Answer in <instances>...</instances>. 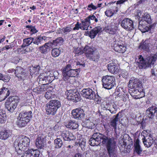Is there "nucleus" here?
<instances>
[{
  "mask_svg": "<svg viewBox=\"0 0 157 157\" xmlns=\"http://www.w3.org/2000/svg\"><path fill=\"white\" fill-rule=\"evenodd\" d=\"M76 65L72 67L70 64L67 65L62 70L63 79L65 81H67L70 77L77 76L80 71V69L85 67V64H81L79 62H75Z\"/></svg>",
  "mask_w": 157,
  "mask_h": 157,
  "instance_id": "f257e3e1",
  "label": "nucleus"
},
{
  "mask_svg": "<svg viewBox=\"0 0 157 157\" xmlns=\"http://www.w3.org/2000/svg\"><path fill=\"white\" fill-rule=\"evenodd\" d=\"M30 140L29 138L24 136H19L14 142V146L16 151L18 154H22L29 146Z\"/></svg>",
  "mask_w": 157,
  "mask_h": 157,
  "instance_id": "f03ea898",
  "label": "nucleus"
},
{
  "mask_svg": "<svg viewBox=\"0 0 157 157\" xmlns=\"http://www.w3.org/2000/svg\"><path fill=\"white\" fill-rule=\"evenodd\" d=\"M157 60L156 54L148 56L144 59L142 55H139L137 62L138 63V66L140 69H145L151 66V65H153Z\"/></svg>",
  "mask_w": 157,
  "mask_h": 157,
  "instance_id": "7ed1b4c3",
  "label": "nucleus"
},
{
  "mask_svg": "<svg viewBox=\"0 0 157 157\" xmlns=\"http://www.w3.org/2000/svg\"><path fill=\"white\" fill-rule=\"evenodd\" d=\"M110 138H109L102 134L96 132L92 135L89 141V144L92 146H98L101 143L102 145H106Z\"/></svg>",
  "mask_w": 157,
  "mask_h": 157,
  "instance_id": "20e7f679",
  "label": "nucleus"
},
{
  "mask_svg": "<svg viewBox=\"0 0 157 157\" xmlns=\"http://www.w3.org/2000/svg\"><path fill=\"white\" fill-rule=\"evenodd\" d=\"M32 117V112L31 111L20 113L17 117L16 122L17 125L20 127L25 126L29 122Z\"/></svg>",
  "mask_w": 157,
  "mask_h": 157,
  "instance_id": "39448f33",
  "label": "nucleus"
},
{
  "mask_svg": "<svg viewBox=\"0 0 157 157\" xmlns=\"http://www.w3.org/2000/svg\"><path fill=\"white\" fill-rule=\"evenodd\" d=\"M113 49L117 52L123 53L125 51L126 47L124 46L123 42L120 39L118 36H116L113 37Z\"/></svg>",
  "mask_w": 157,
  "mask_h": 157,
  "instance_id": "423d86ee",
  "label": "nucleus"
},
{
  "mask_svg": "<svg viewBox=\"0 0 157 157\" xmlns=\"http://www.w3.org/2000/svg\"><path fill=\"white\" fill-rule=\"evenodd\" d=\"M131 84L130 81L128 84L129 86H130ZM132 85V91L134 94H136L138 95L141 94L143 95L144 93L143 92V88L142 86V82L139 80L136 79H135L133 83L131 84Z\"/></svg>",
  "mask_w": 157,
  "mask_h": 157,
  "instance_id": "0eeeda50",
  "label": "nucleus"
},
{
  "mask_svg": "<svg viewBox=\"0 0 157 157\" xmlns=\"http://www.w3.org/2000/svg\"><path fill=\"white\" fill-rule=\"evenodd\" d=\"M115 78L111 76H103L101 80L103 86L106 89H111L115 84Z\"/></svg>",
  "mask_w": 157,
  "mask_h": 157,
  "instance_id": "6e6552de",
  "label": "nucleus"
},
{
  "mask_svg": "<svg viewBox=\"0 0 157 157\" xmlns=\"http://www.w3.org/2000/svg\"><path fill=\"white\" fill-rule=\"evenodd\" d=\"M107 144H106L107 149L109 155V157H117L118 153L117 151L115 150L114 146L115 144L114 138H111L109 140Z\"/></svg>",
  "mask_w": 157,
  "mask_h": 157,
  "instance_id": "1a4fd4ad",
  "label": "nucleus"
},
{
  "mask_svg": "<svg viewBox=\"0 0 157 157\" xmlns=\"http://www.w3.org/2000/svg\"><path fill=\"white\" fill-rule=\"evenodd\" d=\"M39 82L43 85H46L52 82L54 80L52 75L50 76V72L47 73H41L38 76Z\"/></svg>",
  "mask_w": 157,
  "mask_h": 157,
  "instance_id": "9d476101",
  "label": "nucleus"
},
{
  "mask_svg": "<svg viewBox=\"0 0 157 157\" xmlns=\"http://www.w3.org/2000/svg\"><path fill=\"white\" fill-rule=\"evenodd\" d=\"M67 98L74 102H77L80 100V96L76 90H70L67 93Z\"/></svg>",
  "mask_w": 157,
  "mask_h": 157,
  "instance_id": "9b49d317",
  "label": "nucleus"
},
{
  "mask_svg": "<svg viewBox=\"0 0 157 157\" xmlns=\"http://www.w3.org/2000/svg\"><path fill=\"white\" fill-rule=\"evenodd\" d=\"M145 21H139L138 29L142 33H145L146 32L149 31L150 33L155 28L156 23H154L152 25H150L149 27L145 25Z\"/></svg>",
  "mask_w": 157,
  "mask_h": 157,
  "instance_id": "f8f14e48",
  "label": "nucleus"
},
{
  "mask_svg": "<svg viewBox=\"0 0 157 157\" xmlns=\"http://www.w3.org/2000/svg\"><path fill=\"white\" fill-rule=\"evenodd\" d=\"M17 105L14 99L11 98H8L5 102V107L8 111L13 112Z\"/></svg>",
  "mask_w": 157,
  "mask_h": 157,
  "instance_id": "ddd939ff",
  "label": "nucleus"
},
{
  "mask_svg": "<svg viewBox=\"0 0 157 157\" xmlns=\"http://www.w3.org/2000/svg\"><path fill=\"white\" fill-rule=\"evenodd\" d=\"M121 25L123 28L127 30H131L134 29L132 21L128 18H124L121 21Z\"/></svg>",
  "mask_w": 157,
  "mask_h": 157,
  "instance_id": "4468645a",
  "label": "nucleus"
},
{
  "mask_svg": "<svg viewBox=\"0 0 157 157\" xmlns=\"http://www.w3.org/2000/svg\"><path fill=\"white\" fill-rule=\"evenodd\" d=\"M81 94L84 98L89 100H93L95 92L90 88L84 89L81 91Z\"/></svg>",
  "mask_w": 157,
  "mask_h": 157,
  "instance_id": "2eb2a0df",
  "label": "nucleus"
},
{
  "mask_svg": "<svg viewBox=\"0 0 157 157\" xmlns=\"http://www.w3.org/2000/svg\"><path fill=\"white\" fill-rule=\"evenodd\" d=\"M142 140L144 145L147 147H150L154 143V140L153 139L152 135L150 133L143 135Z\"/></svg>",
  "mask_w": 157,
  "mask_h": 157,
  "instance_id": "dca6fc26",
  "label": "nucleus"
},
{
  "mask_svg": "<svg viewBox=\"0 0 157 157\" xmlns=\"http://www.w3.org/2000/svg\"><path fill=\"white\" fill-rule=\"evenodd\" d=\"M15 74L19 80H24L27 75L25 70L20 67H17L15 70Z\"/></svg>",
  "mask_w": 157,
  "mask_h": 157,
  "instance_id": "f3484780",
  "label": "nucleus"
},
{
  "mask_svg": "<svg viewBox=\"0 0 157 157\" xmlns=\"http://www.w3.org/2000/svg\"><path fill=\"white\" fill-rule=\"evenodd\" d=\"M46 144L45 136L43 134H40L36 140V145L38 149L43 148Z\"/></svg>",
  "mask_w": 157,
  "mask_h": 157,
  "instance_id": "a211bd4d",
  "label": "nucleus"
},
{
  "mask_svg": "<svg viewBox=\"0 0 157 157\" xmlns=\"http://www.w3.org/2000/svg\"><path fill=\"white\" fill-rule=\"evenodd\" d=\"M71 113L72 117L78 120L83 118L85 115L83 110L81 109H76L73 110Z\"/></svg>",
  "mask_w": 157,
  "mask_h": 157,
  "instance_id": "6ab92c4d",
  "label": "nucleus"
},
{
  "mask_svg": "<svg viewBox=\"0 0 157 157\" xmlns=\"http://www.w3.org/2000/svg\"><path fill=\"white\" fill-rule=\"evenodd\" d=\"M151 42V39L150 38L147 39L144 41L143 40L140 44L139 48L149 52L151 50L150 47Z\"/></svg>",
  "mask_w": 157,
  "mask_h": 157,
  "instance_id": "aec40b11",
  "label": "nucleus"
},
{
  "mask_svg": "<svg viewBox=\"0 0 157 157\" xmlns=\"http://www.w3.org/2000/svg\"><path fill=\"white\" fill-rule=\"evenodd\" d=\"M60 136L63 138L64 140L66 141L73 140L75 138L72 133L67 130H65L61 132Z\"/></svg>",
  "mask_w": 157,
  "mask_h": 157,
  "instance_id": "412c9836",
  "label": "nucleus"
},
{
  "mask_svg": "<svg viewBox=\"0 0 157 157\" xmlns=\"http://www.w3.org/2000/svg\"><path fill=\"white\" fill-rule=\"evenodd\" d=\"M40 154L39 150H33V149H31L26 151L24 156L21 157H38Z\"/></svg>",
  "mask_w": 157,
  "mask_h": 157,
  "instance_id": "4be33fe9",
  "label": "nucleus"
},
{
  "mask_svg": "<svg viewBox=\"0 0 157 157\" xmlns=\"http://www.w3.org/2000/svg\"><path fill=\"white\" fill-rule=\"evenodd\" d=\"M157 107L155 105L151 106L148 108L146 111V115L150 119H153L155 113H156Z\"/></svg>",
  "mask_w": 157,
  "mask_h": 157,
  "instance_id": "5701e85b",
  "label": "nucleus"
},
{
  "mask_svg": "<svg viewBox=\"0 0 157 157\" xmlns=\"http://www.w3.org/2000/svg\"><path fill=\"white\" fill-rule=\"evenodd\" d=\"M58 109L48 102L46 105V110L48 114L54 115Z\"/></svg>",
  "mask_w": 157,
  "mask_h": 157,
  "instance_id": "b1692460",
  "label": "nucleus"
},
{
  "mask_svg": "<svg viewBox=\"0 0 157 157\" xmlns=\"http://www.w3.org/2000/svg\"><path fill=\"white\" fill-rule=\"evenodd\" d=\"M109 71L113 74L117 73L119 70V67L116 63L112 62L107 65Z\"/></svg>",
  "mask_w": 157,
  "mask_h": 157,
  "instance_id": "393cba45",
  "label": "nucleus"
},
{
  "mask_svg": "<svg viewBox=\"0 0 157 157\" xmlns=\"http://www.w3.org/2000/svg\"><path fill=\"white\" fill-rule=\"evenodd\" d=\"M101 31V28L100 26H98L94 28L90 32L89 36L91 38L95 37L97 34Z\"/></svg>",
  "mask_w": 157,
  "mask_h": 157,
  "instance_id": "a878e982",
  "label": "nucleus"
},
{
  "mask_svg": "<svg viewBox=\"0 0 157 157\" xmlns=\"http://www.w3.org/2000/svg\"><path fill=\"white\" fill-rule=\"evenodd\" d=\"M47 38L45 36H39L34 38H33V43L35 44L39 45L44 43Z\"/></svg>",
  "mask_w": 157,
  "mask_h": 157,
  "instance_id": "bb28decb",
  "label": "nucleus"
},
{
  "mask_svg": "<svg viewBox=\"0 0 157 157\" xmlns=\"http://www.w3.org/2000/svg\"><path fill=\"white\" fill-rule=\"evenodd\" d=\"M10 133L9 130H2L0 132V138L2 140H6L10 135Z\"/></svg>",
  "mask_w": 157,
  "mask_h": 157,
  "instance_id": "cd10ccee",
  "label": "nucleus"
},
{
  "mask_svg": "<svg viewBox=\"0 0 157 157\" xmlns=\"http://www.w3.org/2000/svg\"><path fill=\"white\" fill-rule=\"evenodd\" d=\"M84 52L85 53L86 56L87 57H89L91 55L94 53L93 49L91 47L88 46H86L83 49Z\"/></svg>",
  "mask_w": 157,
  "mask_h": 157,
  "instance_id": "c85d7f7f",
  "label": "nucleus"
},
{
  "mask_svg": "<svg viewBox=\"0 0 157 157\" xmlns=\"http://www.w3.org/2000/svg\"><path fill=\"white\" fill-rule=\"evenodd\" d=\"M140 21H145V23L147 22L148 24L150 23L151 21L150 15L147 13H143Z\"/></svg>",
  "mask_w": 157,
  "mask_h": 157,
  "instance_id": "c756f323",
  "label": "nucleus"
},
{
  "mask_svg": "<svg viewBox=\"0 0 157 157\" xmlns=\"http://www.w3.org/2000/svg\"><path fill=\"white\" fill-rule=\"evenodd\" d=\"M140 140L138 139L136 140L135 143L134 144L135 146V151L138 154H141L142 151L140 144Z\"/></svg>",
  "mask_w": 157,
  "mask_h": 157,
  "instance_id": "7c9ffc66",
  "label": "nucleus"
},
{
  "mask_svg": "<svg viewBox=\"0 0 157 157\" xmlns=\"http://www.w3.org/2000/svg\"><path fill=\"white\" fill-rule=\"evenodd\" d=\"M66 126L67 128L75 129L78 127V125L76 122L71 121H69L67 124H66Z\"/></svg>",
  "mask_w": 157,
  "mask_h": 157,
  "instance_id": "2f4dec72",
  "label": "nucleus"
},
{
  "mask_svg": "<svg viewBox=\"0 0 157 157\" xmlns=\"http://www.w3.org/2000/svg\"><path fill=\"white\" fill-rule=\"evenodd\" d=\"M90 23V22L88 21V20L86 18L84 21H82V23L81 24V26L83 28L82 30H87Z\"/></svg>",
  "mask_w": 157,
  "mask_h": 157,
  "instance_id": "473e14b6",
  "label": "nucleus"
},
{
  "mask_svg": "<svg viewBox=\"0 0 157 157\" xmlns=\"http://www.w3.org/2000/svg\"><path fill=\"white\" fill-rule=\"evenodd\" d=\"M71 27L68 26L65 28H63L62 29H60L58 31L59 33L62 34H67L71 31Z\"/></svg>",
  "mask_w": 157,
  "mask_h": 157,
  "instance_id": "72a5a7b5",
  "label": "nucleus"
},
{
  "mask_svg": "<svg viewBox=\"0 0 157 157\" xmlns=\"http://www.w3.org/2000/svg\"><path fill=\"white\" fill-rule=\"evenodd\" d=\"M63 144L62 141L60 138H57L54 140V144L56 148H60L62 146Z\"/></svg>",
  "mask_w": 157,
  "mask_h": 157,
  "instance_id": "f704fd0d",
  "label": "nucleus"
},
{
  "mask_svg": "<svg viewBox=\"0 0 157 157\" xmlns=\"http://www.w3.org/2000/svg\"><path fill=\"white\" fill-rule=\"evenodd\" d=\"M54 47L56 46L60 45L63 42V39L61 37H59L52 41Z\"/></svg>",
  "mask_w": 157,
  "mask_h": 157,
  "instance_id": "c9c22d12",
  "label": "nucleus"
},
{
  "mask_svg": "<svg viewBox=\"0 0 157 157\" xmlns=\"http://www.w3.org/2000/svg\"><path fill=\"white\" fill-rule=\"evenodd\" d=\"M48 103L51 104L53 106H55V108H57L58 109L61 106L60 101L57 100H51Z\"/></svg>",
  "mask_w": 157,
  "mask_h": 157,
  "instance_id": "e433bc0d",
  "label": "nucleus"
},
{
  "mask_svg": "<svg viewBox=\"0 0 157 157\" xmlns=\"http://www.w3.org/2000/svg\"><path fill=\"white\" fill-rule=\"evenodd\" d=\"M60 50L59 48H54L51 51V54L52 56L53 57H56L59 56L60 54Z\"/></svg>",
  "mask_w": 157,
  "mask_h": 157,
  "instance_id": "4c0bfd02",
  "label": "nucleus"
},
{
  "mask_svg": "<svg viewBox=\"0 0 157 157\" xmlns=\"http://www.w3.org/2000/svg\"><path fill=\"white\" fill-rule=\"evenodd\" d=\"M128 95L127 94H118L117 95V97L119 98V99L123 101H126L128 98Z\"/></svg>",
  "mask_w": 157,
  "mask_h": 157,
  "instance_id": "58836bf2",
  "label": "nucleus"
},
{
  "mask_svg": "<svg viewBox=\"0 0 157 157\" xmlns=\"http://www.w3.org/2000/svg\"><path fill=\"white\" fill-rule=\"evenodd\" d=\"M6 119V115L4 112L0 111V123H4Z\"/></svg>",
  "mask_w": 157,
  "mask_h": 157,
  "instance_id": "ea45409f",
  "label": "nucleus"
},
{
  "mask_svg": "<svg viewBox=\"0 0 157 157\" xmlns=\"http://www.w3.org/2000/svg\"><path fill=\"white\" fill-rule=\"evenodd\" d=\"M44 96L45 98L47 99L54 98L56 96L54 93L50 91L47 92Z\"/></svg>",
  "mask_w": 157,
  "mask_h": 157,
  "instance_id": "a19ab883",
  "label": "nucleus"
},
{
  "mask_svg": "<svg viewBox=\"0 0 157 157\" xmlns=\"http://www.w3.org/2000/svg\"><path fill=\"white\" fill-rule=\"evenodd\" d=\"M22 47V48H21V51L20 52V53L21 54L27 53L28 52L30 51V49L29 47L25 46L24 45H23Z\"/></svg>",
  "mask_w": 157,
  "mask_h": 157,
  "instance_id": "79ce46f5",
  "label": "nucleus"
},
{
  "mask_svg": "<svg viewBox=\"0 0 157 157\" xmlns=\"http://www.w3.org/2000/svg\"><path fill=\"white\" fill-rule=\"evenodd\" d=\"M10 78V77L8 75H4L0 73V80L3 81L4 82H7L9 81Z\"/></svg>",
  "mask_w": 157,
  "mask_h": 157,
  "instance_id": "37998d69",
  "label": "nucleus"
},
{
  "mask_svg": "<svg viewBox=\"0 0 157 157\" xmlns=\"http://www.w3.org/2000/svg\"><path fill=\"white\" fill-rule=\"evenodd\" d=\"M117 105L115 104H113L112 105L111 104L109 111L111 113L115 114L117 112Z\"/></svg>",
  "mask_w": 157,
  "mask_h": 157,
  "instance_id": "c03bdc74",
  "label": "nucleus"
},
{
  "mask_svg": "<svg viewBox=\"0 0 157 157\" xmlns=\"http://www.w3.org/2000/svg\"><path fill=\"white\" fill-rule=\"evenodd\" d=\"M33 43V38H28L24 39L23 45L28 46L29 45Z\"/></svg>",
  "mask_w": 157,
  "mask_h": 157,
  "instance_id": "a18cd8bd",
  "label": "nucleus"
},
{
  "mask_svg": "<svg viewBox=\"0 0 157 157\" xmlns=\"http://www.w3.org/2000/svg\"><path fill=\"white\" fill-rule=\"evenodd\" d=\"M118 120L117 119H113L110 122V124L111 126L113 127L114 129V131L116 133H117V128L116 126L118 124Z\"/></svg>",
  "mask_w": 157,
  "mask_h": 157,
  "instance_id": "49530a36",
  "label": "nucleus"
},
{
  "mask_svg": "<svg viewBox=\"0 0 157 157\" xmlns=\"http://www.w3.org/2000/svg\"><path fill=\"white\" fill-rule=\"evenodd\" d=\"M106 30L110 34H114L116 33L117 29L114 27H112L108 26L106 28Z\"/></svg>",
  "mask_w": 157,
  "mask_h": 157,
  "instance_id": "de8ad7c7",
  "label": "nucleus"
},
{
  "mask_svg": "<svg viewBox=\"0 0 157 157\" xmlns=\"http://www.w3.org/2000/svg\"><path fill=\"white\" fill-rule=\"evenodd\" d=\"M9 94L10 93L8 89L5 87L2 88L0 91V95L3 94V95L7 97L9 96Z\"/></svg>",
  "mask_w": 157,
  "mask_h": 157,
  "instance_id": "09e8293b",
  "label": "nucleus"
},
{
  "mask_svg": "<svg viewBox=\"0 0 157 157\" xmlns=\"http://www.w3.org/2000/svg\"><path fill=\"white\" fill-rule=\"evenodd\" d=\"M99 58V56L97 53L94 52L92 54V55H91L90 56H89V57H88V58L94 61H97Z\"/></svg>",
  "mask_w": 157,
  "mask_h": 157,
  "instance_id": "8fccbe9b",
  "label": "nucleus"
},
{
  "mask_svg": "<svg viewBox=\"0 0 157 157\" xmlns=\"http://www.w3.org/2000/svg\"><path fill=\"white\" fill-rule=\"evenodd\" d=\"M87 20H88V21L90 22V20H94L96 22L98 21V16H97L96 17L94 15H90L88 17L86 18Z\"/></svg>",
  "mask_w": 157,
  "mask_h": 157,
  "instance_id": "3c124183",
  "label": "nucleus"
},
{
  "mask_svg": "<svg viewBox=\"0 0 157 157\" xmlns=\"http://www.w3.org/2000/svg\"><path fill=\"white\" fill-rule=\"evenodd\" d=\"M73 52L76 54L81 55L83 53L84 51L83 50L81 49L80 48H74Z\"/></svg>",
  "mask_w": 157,
  "mask_h": 157,
  "instance_id": "603ef678",
  "label": "nucleus"
},
{
  "mask_svg": "<svg viewBox=\"0 0 157 157\" xmlns=\"http://www.w3.org/2000/svg\"><path fill=\"white\" fill-rule=\"evenodd\" d=\"M27 28H28L30 32H31V34H34L36 33L38 31L35 29V27L33 26L32 25H27L26 26Z\"/></svg>",
  "mask_w": 157,
  "mask_h": 157,
  "instance_id": "864d4df0",
  "label": "nucleus"
},
{
  "mask_svg": "<svg viewBox=\"0 0 157 157\" xmlns=\"http://www.w3.org/2000/svg\"><path fill=\"white\" fill-rule=\"evenodd\" d=\"M40 52L42 53H46L47 52L48 48L44 44L39 48Z\"/></svg>",
  "mask_w": 157,
  "mask_h": 157,
  "instance_id": "5fc2aeb1",
  "label": "nucleus"
},
{
  "mask_svg": "<svg viewBox=\"0 0 157 157\" xmlns=\"http://www.w3.org/2000/svg\"><path fill=\"white\" fill-rule=\"evenodd\" d=\"M94 99L97 102V104H99L101 102V98L98 94H95Z\"/></svg>",
  "mask_w": 157,
  "mask_h": 157,
  "instance_id": "6e6d98bb",
  "label": "nucleus"
},
{
  "mask_svg": "<svg viewBox=\"0 0 157 157\" xmlns=\"http://www.w3.org/2000/svg\"><path fill=\"white\" fill-rule=\"evenodd\" d=\"M86 141L85 140L83 139H80L78 143L79 145L81 147V148L84 147L86 145Z\"/></svg>",
  "mask_w": 157,
  "mask_h": 157,
  "instance_id": "4d7b16f0",
  "label": "nucleus"
},
{
  "mask_svg": "<svg viewBox=\"0 0 157 157\" xmlns=\"http://www.w3.org/2000/svg\"><path fill=\"white\" fill-rule=\"evenodd\" d=\"M105 14L107 17H111L113 15L114 13L111 10H107L106 11H105Z\"/></svg>",
  "mask_w": 157,
  "mask_h": 157,
  "instance_id": "13d9d810",
  "label": "nucleus"
},
{
  "mask_svg": "<svg viewBox=\"0 0 157 157\" xmlns=\"http://www.w3.org/2000/svg\"><path fill=\"white\" fill-rule=\"evenodd\" d=\"M50 76H52L55 78L57 79L58 78V76L59 75V74L57 71H55L52 73H51L50 72Z\"/></svg>",
  "mask_w": 157,
  "mask_h": 157,
  "instance_id": "bf43d9fd",
  "label": "nucleus"
},
{
  "mask_svg": "<svg viewBox=\"0 0 157 157\" xmlns=\"http://www.w3.org/2000/svg\"><path fill=\"white\" fill-rule=\"evenodd\" d=\"M111 104L109 103H105V104H104L102 105V107L104 110H108L109 111V109L110 107Z\"/></svg>",
  "mask_w": 157,
  "mask_h": 157,
  "instance_id": "052dcab7",
  "label": "nucleus"
},
{
  "mask_svg": "<svg viewBox=\"0 0 157 157\" xmlns=\"http://www.w3.org/2000/svg\"><path fill=\"white\" fill-rule=\"evenodd\" d=\"M81 26V24H80L78 22H77L76 24L75 25V26L74 27L73 30H78L79 29H83V28Z\"/></svg>",
  "mask_w": 157,
  "mask_h": 157,
  "instance_id": "680f3d73",
  "label": "nucleus"
},
{
  "mask_svg": "<svg viewBox=\"0 0 157 157\" xmlns=\"http://www.w3.org/2000/svg\"><path fill=\"white\" fill-rule=\"evenodd\" d=\"M44 45L48 48V49H49L50 48L54 47L53 42H48L45 44Z\"/></svg>",
  "mask_w": 157,
  "mask_h": 157,
  "instance_id": "e2e57ef3",
  "label": "nucleus"
},
{
  "mask_svg": "<svg viewBox=\"0 0 157 157\" xmlns=\"http://www.w3.org/2000/svg\"><path fill=\"white\" fill-rule=\"evenodd\" d=\"M143 14H142V13L141 11H138L136 15L137 17V18L140 21V20L142 18V15Z\"/></svg>",
  "mask_w": 157,
  "mask_h": 157,
  "instance_id": "0e129e2a",
  "label": "nucleus"
},
{
  "mask_svg": "<svg viewBox=\"0 0 157 157\" xmlns=\"http://www.w3.org/2000/svg\"><path fill=\"white\" fill-rule=\"evenodd\" d=\"M12 47L11 45H6L4 48H3V50H8L11 49Z\"/></svg>",
  "mask_w": 157,
  "mask_h": 157,
  "instance_id": "69168bd1",
  "label": "nucleus"
},
{
  "mask_svg": "<svg viewBox=\"0 0 157 157\" xmlns=\"http://www.w3.org/2000/svg\"><path fill=\"white\" fill-rule=\"evenodd\" d=\"M127 0H119L117 2V4H121L123 3L124 2L127 1Z\"/></svg>",
  "mask_w": 157,
  "mask_h": 157,
  "instance_id": "338daca9",
  "label": "nucleus"
},
{
  "mask_svg": "<svg viewBox=\"0 0 157 157\" xmlns=\"http://www.w3.org/2000/svg\"><path fill=\"white\" fill-rule=\"evenodd\" d=\"M3 95V94L0 95V101L4 100L7 97L6 96H5Z\"/></svg>",
  "mask_w": 157,
  "mask_h": 157,
  "instance_id": "774afa93",
  "label": "nucleus"
}]
</instances>
